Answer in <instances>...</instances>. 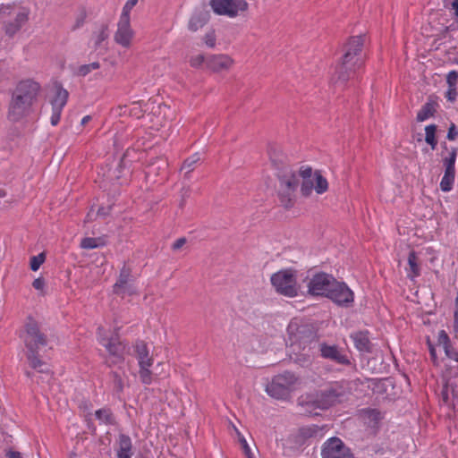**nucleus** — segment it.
Wrapping results in <instances>:
<instances>
[{
	"mask_svg": "<svg viewBox=\"0 0 458 458\" xmlns=\"http://www.w3.org/2000/svg\"><path fill=\"white\" fill-rule=\"evenodd\" d=\"M277 176L280 182L278 196L281 204L286 208H292L294 204V193L299 185V177L301 178V193L304 197L310 196L313 190L318 194H323L328 190L327 180L320 171H313L310 166H301L298 174L285 168Z\"/></svg>",
	"mask_w": 458,
	"mask_h": 458,
	"instance_id": "1",
	"label": "nucleus"
},
{
	"mask_svg": "<svg viewBox=\"0 0 458 458\" xmlns=\"http://www.w3.org/2000/svg\"><path fill=\"white\" fill-rule=\"evenodd\" d=\"M23 342L27 349L26 356L30 366L37 372L50 378V368L39 354L40 350L48 344V338L39 323L30 317L28 318L24 325Z\"/></svg>",
	"mask_w": 458,
	"mask_h": 458,
	"instance_id": "2",
	"label": "nucleus"
},
{
	"mask_svg": "<svg viewBox=\"0 0 458 458\" xmlns=\"http://www.w3.org/2000/svg\"><path fill=\"white\" fill-rule=\"evenodd\" d=\"M364 38L355 36L350 38L344 47V54L341 63L336 66L332 81L335 84H344L353 78L356 72L364 64L365 57L362 53Z\"/></svg>",
	"mask_w": 458,
	"mask_h": 458,
	"instance_id": "3",
	"label": "nucleus"
},
{
	"mask_svg": "<svg viewBox=\"0 0 458 458\" xmlns=\"http://www.w3.org/2000/svg\"><path fill=\"white\" fill-rule=\"evenodd\" d=\"M39 89V84L31 80L22 81L17 85L8 111L11 121L17 122L29 113Z\"/></svg>",
	"mask_w": 458,
	"mask_h": 458,
	"instance_id": "4",
	"label": "nucleus"
},
{
	"mask_svg": "<svg viewBox=\"0 0 458 458\" xmlns=\"http://www.w3.org/2000/svg\"><path fill=\"white\" fill-rule=\"evenodd\" d=\"M344 393V386L338 382H334L315 394H308L305 398L301 397L300 403L326 410L335 404Z\"/></svg>",
	"mask_w": 458,
	"mask_h": 458,
	"instance_id": "5",
	"label": "nucleus"
},
{
	"mask_svg": "<svg viewBox=\"0 0 458 458\" xmlns=\"http://www.w3.org/2000/svg\"><path fill=\"white\" fill-rule=\"evenodd\" d=\"M289 341L293 347L299 351L310 350V345L317 342L318 335L315 328L308 323L292 320L287 327Z\"/></svg>",
	"mask_w": 458,
	"mask_h": 458,
	"instance_id": "6",
	"label": "nucleus"
},
{
	"mask_svg": "<svg viewBox=\"0 0 458 458\" xmlns=\"http://www.w3.org/2000/svg\"><path fill=\"white\" fill-rule=\"evenodd\" d=\"M29 13L15 5H2L0 8V22L4 32L12 37L16 34L28 21Z\"/></svg>",
	"mask_w": 458,
	"mask_h": 458,
	"instance_id": "7",
	"label": "nucleus"
},
{
	"mask_svg": "<svg viewBox=\"0 0 458 458\" xmlns=\"http://www.w3.org/2000/svg\"><path fill=\"white\" fill-rule=\"evenodd\" d=\"M297 383L298 377L294 373L284 371L272 378L266 386V392L273 398L285 400L290 397Z\"/></svg>",
	"mask_w": 458,
	"mask_h": 458,
	"instance_id": "8",
	"label": "nucleus"
},
{
	"mask_svg": "<svg viewBox=\"0 0 458 458\" xmlns=\"http://www.w3.org/2000/svg\"><path fill=\"white\" fill-rule=\"evenodd\" d=\"M270 281L276 291L280 294L287 297L298 295L299 286L294 270L282 269L277 271L271 276Z\"/></svg>",
	"mask_w": 458,
	"mask_h": 458,
	"instance_id": "9",
	"label": "nucleus"
},
{
	"mask_svg": "<svg viewBox=\"0 0 458 458\" xmlns=\"http://www.w3.org/2000/svg\"><path fill=\"white\" fill-rule=\"evenodd\" d=\"M98 342L108 352L109 357L106 360L108 367L123 363L127 347L126 344L120 341L117 336L107 338L100 335Z\"/></svg>",
	"mask_w": 458,
	"mask_h": 458,
	"instance_id": "10",
	"label": "nucleus"
},
{
	"mask_svg": "<svg viewBox=\"0 0 458 458\" xmlns=\"http://www.w3.org/2000/svg\"><path fill=\"white\" fill-rule=\"evenodd\" d=\"M209 4L216 14L229 18H235L249 8L245 0H210Z\"/></svg>",
	"mask_w": 458,
	"mask_h": 458,
	"instance_id": "11",
	"label": "nucleus"
},
{
	"mask_svg": "<svg viewBox=\"0 0 458 458\" xmlns=\"http://www.w3.org/2000/svg\"><path fill=\"white\" fill-rule=\"evenodd\" d=\"M335 280L336 279L332 275L324 272L317 273L312 276L307 284L308 292L312 295L327 297Z\"/></svg>",
	"mask_w": 458,
	"mask_h": 458,
	"instance_id": "12",
	"label": "nucleus"
},
{
	"mask_svg": "<svg viewBox=\"0 0 458 458\" xmlns=\"http://www.w3.org/2000/svg\"><path fill=\"white\" fill-rule=\"evenodd\" d=\"M322 458H355L351 449L338 437H330L322 445Z\"/></svg>",
	"mask_w": 458,
	"mask_h": 458,
	"instance_id": "13",
	"label": "nucleus"
},
{
	"mask_svg": "<svg viewBox=\"0 0 458 458\" xmlns=\"http://www.w3.org/2000/svg\"><path fill=\"white\" fill-rule=\"evenodd\" d=\"M327 298L339 306L349 307L354 301V294L346 284L335 280Z\"/></svg>",
	"mask_w": 458,
	"mask_h": 458,
	"instance_id": "14",
	"label": "nucleus"
},
{
	"mask_svg": "<svg viewBox=\"0 0 458 458\" xmlns=\"http://www.w3.org/2000/svg\"><path fill=\"white\" fill-rule=\"evenodd\" d=\"M318 351L323 359L340 365H349L351 363L348 356L336 344H329L326 342L318 343Z\"/></svg>",
	"mask_w": 458,
	"mask_h": 458,
	"instance_id": "15",
	"label": "nucleus"
},
{
	"mask_svg": "<svg viewBox=\"0 0 458 458\" xmlns=\"http://www.w3.org/2000/svg\"><path fill=\"white\" fill-rule=\"evenodd\" d=\"M134 38V30L131 26V20L120 19L117 22V30L114 35V40L123 48H130Z\"/></svg>",
	"mask_w": 458,
	"mask_h": 458,
	"instance_id": "16",
	"label": "nucleus"
},
{
	"mask_svg": "<svg viewBox=\"0 0 458 458\" xmlns=\"http://www.w3.org/2000/svg\"><path fill=\"white\" fill-rule=\"evenodd\" d=\"M131 281V269L125 266L120 270L119 277L113 286V293L121 297L125 295H132L136 293L135 288Z\"/></svg>",
	"mask_w": 458,
	"mask_h": 458,
	"instance_id": "17",
	"label": "nucleus"
},
{
	"mask_svg": "<svg viewBox=\"0 0 458 458\" xmlns=\"http://www.w3.org/2000/svg\"><path fill=\"white\" fill-rule=\"evenodd\" d=\"M233 64V60L226 55H213L207 58L206 65L215 72L228 70Z\"/></svg>",
	"mask_w": 458,
	"mask_h": 458,
	"instance_id": "18",
	"label": "nucleus"
},
{
	"mask_svg": "<svg viewBox=\"0 0 458 458\" xmlns=\"http://www.w3.org/2000/svg\"><path fill=\"white\" fill-rule=\"evenodd\" d=\"M133 349L139 366L153 365L154 359L149 354L148 344L144 341H136L133 345Z\"/></svg>",
	"mask_w": 458,
	"mask_h": 458,
	"instance_id": "19",
	"label": "nucleus"
},
{
	"mask_svg": "<svg viewBox=\"0 0 458 458\" xmlns=\"http://www.w3.org/2000/svg\"><path fill=\"white\" fill-rule=\"evenodd\" d=\"M116 456L117 458H131L133 455L132 442L131 437L125 434H119L116 441Z\"/></svg>",
	"mask_w": 458,
	"mask_h": 458,
	"instance_id": "20",
	"label": "nucleus"
},
{
	"mask_svg": "<svg viewBox=\"0 0 458 458\" xmlns=\"http://www.w3.org/2000/svg\"><path fill=\"white\" fill-rule=\"evenodd\" d=\"M356 349L361 352L369 353L372 352V344L370 343L368 331H358L351 335Z\"/></svg>",
	"mask_w": 458,
	"mask_h": 458,
	"instance_id": "21",
	"label": "nucleus"
},
{
	"mask_svg": "<svg viewBox=\"0 0 458 458\" xmlns=\"http://www.w3.org/2000/svg\"><path fill=\"white\" fill-rule=\"evenodd\" d=\"M208 20V13L202 10L195 11L188 22V30L191 32H196L201 29Z\"/></svg>",
	"mask_w": 458,
	"mask_h": 458,
	"instance_id": "22",
	"label": "nucleus"
},
{
	"mask_svg": "<svg viewBox=\"0 0 458 458\" xmlns=\"http://www.w3.org/2000/svg\"><path fill=\"white\" fill-rule=\"evenodd\" d=\"M55 97L51 100L52 107L63 110L67 103L69 93L61 84H55Z\"/></svg>",
	"mask_w": 458,
	"mask_h": 458,
	"instance_id": "23",
	"label": "nucleus"
},
{
	"mask_svg": "<svg viewBox=\"0 0 458 458\" xmlns=\"http://www.w3.org/2000/svg\"><path fill=\"white\" fill-rule=\"evenodd\" d=\"M109 38V27L107 24L99 25L92 33V40L94 48L98 49L102 46V43Z\"/></svg>",
	"mask_w": 458,
	"mask_h": 458,
	"instance_id": "24",
	"label": "nucleus"
},
{
	"mask_svg": "<svg viewBox=\"0 0 458 458\" xmlns=\"http://www.w3.org/2000/svg\"><path fill=\"white\" fill-rule=\"evenodd\" d=\"M408 266L407 276L411 279H414L420 276V267L419 258L414 250H411L408 255Z\"/></svg>",
	"mask_w": 458,
	"mask_h": 458,
	"instance_id": "25",
	"label": "nucleus"
},
{
	"mask_svg": "<svg viewBox=\"0 0 458 458\" xmlns=\"http://www.w3.org/2000/svg\"><path fill=\"white\" fill-rule=\"evenodd\" d=\"M320 430V428L317 425H310L301 428L297 435L298 442L303 443L309 438L317 437Z\"/></svg>",
	"mask_w": 458,
	"mask_h": 458,
	"instance_id": "26",
	"label": "nucleus"
},
{
	"mask_svg": "<svg viewBox=\"0 0 458 458\" xmlns=\"http://www.w3.org/2000/svg\"><path fill=\"white\" fill-rule=\"evenodd\" d=\"M96 419L105 425H114L116 423L115 417L109 408H102L95 412Z\"/></svg>",
	"mask_w": 458,
	"mask_h": 458,
	"instance_id": "27",
	"label": "nucleus"
},
{
	"mask_svg": "<svg viewBox=\"0 0 458 458\" xmlns=\"http://www.w3.org/2000/svg\"><path fill=\"white\" fill-rule=\"evenodd\" d=\"M106 244L105 237H85L81 242V247L85 250H93Z\"/></svg>",
	"mask_w": 458,
	"mask_h": 458,
	"instance_id": "28",
	"label": "nucleus"
},
{
	"mask_svg": "<svg viewBox=\"0 0 458 458\" xmlns=\"http://www.w3.org/2000/svg\"><path fill=\"white\" fill-rule=\"evenodd\" d=\"M436 112L435 104L432 102H427L422 106L417 114V121L423 122L427 119L434 116Z\"/></svg>",
	"mask_w": 458,
	"mask_h": 458,
	"instance_id": "29",
	"label": "nucleus"
},
{
	"mask_svg": "<svg viewBox=\"0 0 458 458\" xmlns=\"http://www.w3.org/2000/svg\"><path fill=\"white\" fill-rule=\"evenodd\" d=\"M457 157V148H453L448 155V157H445L443 160V164L445 166V173L455 174V161Z\"/></svg>",
	"mask_w": 458,
	"mask_h": 458,
	"instance_id": "30",
	"label": "nucleus"
},
{
	"mask_svg": "<svg viewBox=\"0 0 458 458\" xmlns=\"http://www.w3.org/2000/svg\"><path fill=\"white\" fill-rule=\"evenodd\" d=\"M437 125L429 124L425 128V141L430 145L432 150L436 149L437 140L436 139Z\"/></svg>",
	"mask_w": 458,
	"mask_h": 458,
	"instance_id": "31",
	"label": "nucleus"
},
{
	"mask_svg": "<svg viewBox=\"0 0 458 458\" xmlns=\"http://www.w3.org/2000/svg\"><path fill=\"white\" fill-rule=\"evenodd\" d=\"M455 174L444 173L440 182V189L444 192H448L453 189Z\"/></svg>",
	"mask_w": 458,
	"mask_h": 458,
	"instance_id": "32",
	"label": "nucleus"
},
{
	"mask_svg": "<svg viewBox=\"0 0 458 458\" xmlns=\"http://www.w3.org/2000/svg\"><path fill=\"white\" fill-rule=\"evenodd\" d=\"M152 365H141L140 367L139 370V376L140 381L145 385H150L152 383L153 377H152V372L150 371L149 368Z\"/></svg>",
	"mask_w": 458,
	"mask_h": 458,
	"instance_id": "33",
	"label": "nucleus"
},
{
	"mask_svg": "<svg viewBox=\"0 0 458 458\" xmlns=\"http://www.w3.org/2000/svg\"><path fill=\"white\" fill-rule=\"evenodd\" d=\"M200 160L199 154L195 153L188 157L182 165V169L186 170V174L191 173L194 169V165Z\"/></svg>",
	"mask_w": 458,
	"mask_h": 458,
	"instance_id": "34",
	"label": "nucleus"
},
{
	"mask_svg": "<svg viewBox=\"0 0 458 458\" xmlns=\"http://www.w3.org/2000/svg\"><path fill=\"white\" fill-rule=\"evenodd\" d=\"M46 255L44 252H41L36 256H33L30 258V269L32 271H38L40 267V266L45 262Z\"/></svg>",
	"mask_w": 458,
	"mask_h": 458,
	"instance_id": "35",
	"label": "nucleus"
},
{
	"mask_svg": "<svg viewBox=\"0 0 458 458\" xmlns=\"http://www.w3.org/2000/svg\"><path fill=\"white\" fill-rule=\"evenodd\" d=\"M236 434L238 436L239 442L243 450V453L248 458H254V454L250 451V447L249 446L245 437L242 435V433L235 428Z\"/></svg>",
	"mask_w": 458,
	"mask_h": 458,
	"instance_id": "36",
	"label": "nucleus"
},
{
	"mask_svg": "<svg viewBox=\"0 0 458 458\" xmlns=\"http://www.w3.org/2000/svg\"><path fill=\"white\" fill-rule=\"evenodd\" d=\"M138 0H127L123 7L120 19L130 20V13L131 9L137 4Z\"/></svg>",
	"mask_w": 458,
	"mask_h": 458,
	"instance_id": "37",
	"label": "nucleus"
},
{
	"mask_svg": "<svg viewBox=\"0 0 458 458\" xmlns=\"http://www.w3.org/2000/svg\"><path fill=\"white\" fill-rule=\"evenodd\" d=\"M113 377L114 390L117 393H121L123 389V382L121 376L117 372L111 373Z\"/></svg>",
	"mask_w": 458,
	"mask_h": 458,
	"instance_id": "38",
	"label": "nucleus"
},
{
	"mask_svg": "<svg viewBox=\"0 0 458 458\" xmlns=\"http://www.w3.org/2000/svg\"><path fill=\"white\" fill-rule=\"evenodd\" d=\"M365 416L369 419L371 421L377 422L381 420L380 411L376 409H367L363 411Z\"/></svg>",
	"mask_w": 458,
	"mask_h": 458,
	"instance_id": "39",
	"label": "nucleus"
},
{
	"mask_svg": "<svg viewBox=\"0 0 458 458\" xmlns=\"http://www.w3.org/2000/svg\"><path fill=\"white\" fill-rule=\"evenodd\" d=\"M207 59L203 55H193L190 58V64L191 67L199 68L203 64H206Z\"/></svg>",
	"mask_w": 458,
	"mask_h": 458,
	"instance_id": "40",
	"label": "nucleus"
},
{
	"mask_svg": "<svg viewBox=\"0 0 458 458\" xmlns=\"http://www.w3.org/2000/svg\"><path fill=\"white\" fill-rule=\"evenodd\" d=\"M87 17V13L85 10H81V13L78 14V16L75 19V22L72 27V30H76L80 29L81 26H83L85 20Z\"/></svg>",
	"mask_w": 458,
	"mask_h": 458,
	"instance_id": "41",
	"label": "nucleus"
},
{
	"mask_svg": "<svg viewBox=\"0 0 458 458\" xmlns=\"http://www.w3.org/2000/svg\"><path fill=\"white\" fill-rule=\"evenodd\" d=\"M438 343L443 346L444 350L450 348V339L445 331L441 330L438 334Z\"/></svg>",
	"mask_w": 458,
	"mask_h": 458,
	"instance_id": "42",
	"label": "nucleus"
},
{
	"mask_svg": "<svg viewBox=\"0 0 458 458\" xmlns=\"http://www.w3.org/2000/svg\"><path fill=\"white\" fill-rule=\"evenodd\" d=\"M204 42L208 47H215L216 46V35L215 31L211 30L205 34L204 36Z\"/></svg>",
	"mask_w": 458,
	"mask_h": 458,
	"instance_id": "43",
	"label": "nucleus"
},
{
	"mask_svg": "<svg viewBox=\"0 0 458 458\" xmlns=\"http://www.w3.org/2000/svg\"><path fill=\"white\" fill-rule=\"evenodd\" d=\"M62 111H63L62 109L52 107V114H51V118H50V123L53 126H55L58 124L60 118H61Z\"/></svg>",
	"mask_w": 458,
	"mask_h": 458,
	"instance_id": "44",
	"label": "nucleus"
},
{
	"mask_svg": "<svg viewBox=\"0 0 458 458\" xmlns=\"http://www.w3.org/2000/svg\"><path fill=\"white\" fill-rule=\"evenodd\" d=\"M458 80V72L456 71H451L447 74V83L449 87H455Z\"/></svg>",
	"mask_w": 458,
	"mask_h": 458,
	"instance_id": "45",
	"label": "nucleus"
},
{
	"mask_svg": "<svg viewBox=\"0 0 458 458\" xmlns=\"http://www.w3.org/2000/svg\"><path fill=\"white\" fill-rule=\"evenodd\" d=\"M92 71H91V69H90L89 64H82V65L78 67V69L76 71V75L77 76H81V77H85L86 75H88Z\"/></svg>",
	"mask_w": 458,
	"mask_h": 458,
	"instance_id": "46",
	"label": "nucleus"
},
{
	"mask_svg": "<svg viewBox=\"0 0 458 458\" xmlns=\"http://www.w3.org/2000/svg\"><path fill=\"white\" fill-rule=\"evenodd\" d=\"M457 135H458V131L456 129V126L454 123H452L448 129L446 138L449 140H454L456 139Z\"/></svg>",
	"mask_w": 458,
	"mask_h": 458,
	"instance_id": "47",
	"label": "nucleus"
},
{
	"mask_svg": "<svg viewBox=\"0 0 458 458\" xmlns=\"http://www.w3.org/2000/svg\"><path fill=\"white\" fill-rule=\"evenodd\" d=\"M445 352L448 358L458 362V352L452 348L451 345L450 348L445 349Z\"/></svg>",
	"mask_w": 458,
	"mask_h": 458,
	"instance_id": "48",
	"label": "nucleus"
},
{
	"mask_svg": "<svg viewBox=\"0 0 458 458\" xmlns=\"http://www.w3.org/2000/svg\"><path fill=\"white\" fill-rule=\"evenodd\" d=\"M46 285L45 280L42 277L36 278L33 283L32 286L38 291H42Z\"/></svg>",
	"mask_w": 458,
	"mask_h": 458,
	"instance_id": "49",
	"label": "nucleus"
},
{
	"mask_svg": "<svg viewBox=\"0 0 458 458\" xmlns=\"http://www.w3.org/2000/svg\"><path fill=\"white\" fill-rule=\"evenodd\" d=\"M454 328L456 332H458V294L455 298V309L454 314Z\"/></svg>",
	"mask_w": 458,
	"mask_h": 458,
	"instance_id": "50",
	"label": "nucleus"
},
{
	"mask_svg": "<svg viewBox=\"0 0 458 458\" xmlns=\"http://www.w3.org/2000/svg\"><path fill=\"white\" fill-rule=\"evenodd\" d=\"M186 242V239L184 237L177 239L172 245V249L174 250H179Z\"/></svg>",
	"mask_w": 458,
	"mask_h": 458,
	"instance_id": "51",
	"label": "nucleus"
},
{
	"mask_svg": "<svg viewBox=\"0 0 458 458\" xmlns=\"http://www.w3.org/2000/svg\"><path fill=\"white\" fill-rule=\"evenodd\" d=\"M456 87H449L448 91L446 92V98L451 102L454 101L456 98Z\"/></svg>",
	"mask_w": 458,
	"mask_h": 458,
	"instance_id": "52",
	"label": "nucleus"
},
{
	"mask_svg": "<svg viewBox=\"0 0 458 458\" xmlns=\"http://www.w3.org/2000/svg\"><path fill=\"white\" fill-rule=\"evenodd\" d=\"M7 458H23L21 453L9 449L5 453Z\"/></svg>",
	"mask_w": 458,
	"mask_h": 458,
	"instance_id": "53",
	"label": "nucleus"
},
{
	"mask_svg": "<svg viewBox=\"0 0 458 458\" xmlns=\"http://www.w3.org/2000/svg\"><path fill=\"white\" fill-rule=\"evenodd\" d=\"M109 211H110V208H100L98 210V216H105L109 214Z\"/></svg>",
	"mask_w": 458,
	"mask_h": 458,
	"instance_id": "54",
	"label": "nucleus"
},
{
	"mask_svg": "<svg viewBox=\"0 0 458 458\" xmlns=\"http://www.w3.org/2000/svg\"><path fill=\"white\" fill-rule=\"evenodd\" d=\"M429 353H430L431 359L435 362L437 360V352H436V350L434 347H432V346L429 347Z\"/></svg>",
	"mask_w": 458,
	"mask_h": 458,
	"instance_id": "55",
	"label": "nucleus"
},
{
	"mask_svg": "<svg viewBox=\"0 0 458 458\" xmlns=\"http://www.w3.org/2000/svg\"><path fill=\"white\" fill-rule=\"evenodd\" d=\"M188 196H189V193H188V191H186L182 194V200L180 201V204H179V205H180V208H182V207L184 206V204H185V199H186V198H187Z\"/></svg>",
	"mask_w": 458,
	"mask_h": 458,
	"instance_id": "56",
	"label": "nucleus"
},
{
	"mask_svg": "<svg viewBox=\"0 0 458 458\" xmlns=\"http://www.w3.org/2000/svg\"><path fill=\"white\" fill-rule=\"evenodd\" d=\"M89 65L91 71L100 68V64L98 62H93L91 64H89Z\"/></svg>",
	"mask_w": 458,
	"mask_h": 458,
	"instance_id": "57",
	"label": "nucleus"
},
{
	"mask_svg": "<svg viewBox=\"0 0 458 458\" xmlns=\"http://www.w3.org/2000/svg\"><path fill=\"white\" fill-rule=\"evenodd\" d=\"M452 5L455 15L458 17V0H454Z\"/></svg>",
	"mask_w": 458,
	"mask_h": 458,
	"instance_id": "58",
	"label": "nucleus"
},
{
	"mask_svg": "<svg viewBox=\"0 0 458 458\" xmlns=\"http://www.w3.org/2000/svg\"><path fill=\"white\" fill-rule=\"evenodd\" d=\"M89 120H90V116L89 115L84 116L82 118V120H81V124H86Z\"/></svg>",
	"mask_w": 458,
	"mask_h": 458,
	"instance_id": "59",
	"label": "nucleus"
},
{
	"mask_svg": "<svg viewBox=\"0 0 458 458\" xmlns=\"http://www.w3.org/2000/svg\"><path fill=\"white\" fill-rule=\"evenodd\" d=\"M6 196V191L3 189H0V199L4 198Z\"/></svg>",
	"mask_w": 458,
	"mask_h": 458,
	"instance_id": "60",
	"label": "nucleus"
},
{
	"mask_svg": "<svg viewBox=\"0 0 458 458\" xmlns=\"http://www.w3.org/2000/svg\"><path fill=\"white\" fill-rule=\"evenodd\" d=\"M269 156H270V159H271V161H272V162H276V160L274 158V157H273V155H272L271 151L269 152Z\"/></svg>",
	"mask_w": 458,
	"mask_h": 458,
	"instance_id": "61",
	"label": "nucleus"
},
{
	"mask_svg": "<svg viewBox=\"0 0 458 458\" xmlns=\"http://www.w3.org/2000/svg\"><path fill=\"white\" fill-rule=\"evenodd\" d=\"M26 374H27L28 377H32L31 373L29 372V371Z\"/></svg>",
	"mask_w": 458,
	"mask_h": 458,
	"instance_id": "62",
	"label": "nucleus"
}]
</instances>
